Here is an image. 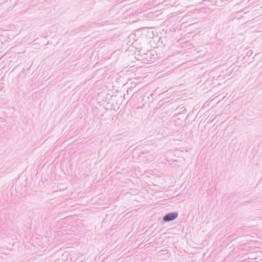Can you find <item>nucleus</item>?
Returning <instances> with one entry per match:
<instances>
[{
    "label": "nucleus",
    "instance_id": "obj_1",
    "mask_svg": "<svg viewBox=\"0 0 262 262\" xmlns=\"http://www.w3.org/2000/svg\"><path fill=\"white\" fill-rule=\"evenodd\" d=\"M178 216V213L176 212H172L167 214L163 217V220L165 222L172 221L176 219Z\"/></svg>",
    "mask_w": 262,
    "mask_h": 262
}]
</instances>
